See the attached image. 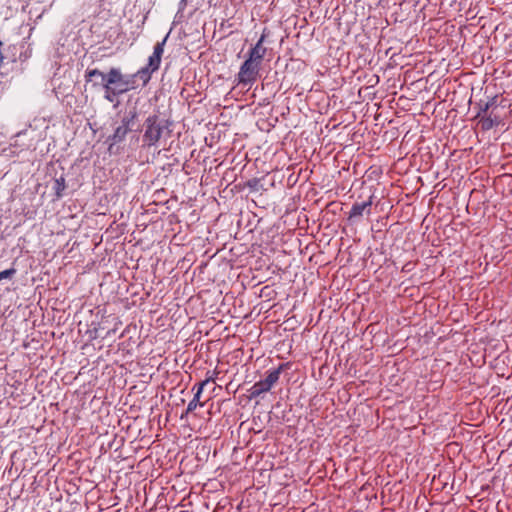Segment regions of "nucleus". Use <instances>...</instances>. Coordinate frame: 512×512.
Instances as JSON below:
<instances>
[{"mask_svg": "<svg viewBox=\"0 0 512 512\" xmlns=\"http://www.w3.org/2000/svg\"><path fill=\"white\" fill-rule=\"evenodd\" d=\"M172 122L161 118L158 114L149 115L143 123L142 148H156L162 140L171 136Z\"/></svg>", "mask_w": 512, "mask_h": 512, "instance_id": "1", "label": "nucleus"}, {"mask_svg": "<svg viewBox=\"0 0 512 512\" xmlns=\"http://www.w3.org/2000/svg\"><path fill=\"white\" fill-rule=\"evenodd\" d=\"M169 34H167L161 42H157L154 46L152 55L148 58L146 66L140 68L136 73L129 76L124 75V87L126 93L130 90L138 88L136 79L141 80L142 87H145L151 80L152 74L157 71L161 64L162 55L164 53V46Z\"/></svg>", "mask_w": 512, "mask_h": 512, "instance_id": "2", "label": "nucleus"}, {"mask_svg": "<svg viewBox=\"0 0 512 512\" xmlns=\"http://www.w3.org/2000/svg\"><path fill=\"white\" fill-rule=\"evenodd\" d=\"M93 77H100L102 87L104 88V98L109 102H114L122 94H125L124 75L119 68H111L107 73L98 69H88L85 72L86 82L92 81Z\"/></svg>", "mask_w": 512, "mask_h": 512, "instance_id": "3", "label": "nucleus"}, {"mask_svg": "<svg viewBox=\"0 0 512 512\" xmlns=\"http://www.w3.org/2000/svg\"><path fill=\"white\" fill-rule=\"evenodd\" d=\"M290 363H281L277 368L270 369L266 372L265 377L255 382L248 389L249 399H257L262 395L271 391V389L277 384L280 379V375L284 370L289 369Z\"/></svg>", "mask_w": 512, "mask_h": 512, "instance_id": "4", "label": "nucleus"}, {"mask_svg": "<svg viewBox=\"0 0 512 512\" xmlns=\"http://www.w3.org/2000/svg\"><path fill=\"white\" fill-rule=\"evenodd\" d=\"M260 68V64L251 61V59H246L240 66L236 76L238 84L250 88L256 82Z\"/></svg>", "mask_w": 512, "mask_h": 512, "instance_id": "5", "label": "nucleus"}, {"mask_svg": "<svg viewBox=\"0 0 512 512\" xmlns=\"http://www.w3.org/2000/svg\"><path fill=\"white\" fill-rule=\"evenodd\" d=\"M136 114L133 113L129 116H124L119 125L114 129L113 134L107 138L109 144L108 150L111 152L114 145L123 142L127 134L131 131Z\"/></svg>", "mask_w": 512, "mask_h": 512, "instance_id": "6", "label": "nucleus"}, {"mask_svg": "<svg viewBox=\"0 0 512 512\" xmlns=\"http://www.w3.org/2000/svg\"><path fill=\"white\" fill-rule=\"evenodd\" d=\"M476 118L478 119V125L483 131H489L501 123V118L495 113L494 109L487 113H482V115L477 113Z\"/></svg>", "mask_w": 512, "mask_h": 512, "instance_id": "7", "label": "nucleus"}, {"mask_svg": "<svg viewBox=\"0 0 512 512\" xmlns=\"http://www.w3.org/2000/svg\"><path fill=\"white\" fill-rule=\"evenodd\" d=\"M266 39V34L263 33L256 44L249 50L248 56L246 59H251V61L258 63L261 65L263 58L265 57L267 49L264 47V41Z\"/></svg>", "mask_w": 512, "mask_h": 512, "instance_id": "8", "label": "nucleus"}, {"mask_svg": "<svg viewBox=\"0 0 512 512\" xmlns=\"http://www.w3.org/2000/svg\"><path fill=\"white\" fill-rule=\"evenodd\" d=\"M373 195H370L369 198L362 203H354L349 211L348 218L350 220L362 217L364 212L367 214L370 213V207L373 204Z\"/></svg>", "mask_w": 512, "mask_h": 512, "instance_id": "9", "label": "nucleus"}, {"mask_svg": "<svg viewBox=\"0 0 512 512\" xmlns=\"http://www.w3.org/2000/svg\"><path fill=\"white\" fill-rule=\"evenodd\" d=\"M219 371L217 369H214L212 371H207L206 372V376H205V379L202 380L201 382H199L198 384H196L194 387H193V390L196 389V392H195V398L196 399H199L200 398V395L201 393L203 392V389L204 387L209 384V383H214L217 379H218V375H219Z\"/></svg>", "mask_w": 512, "mask_h": 512, "instance_id": "10", "label": "nucleus"}, {"mask_svg": "<svg viewBox=\"0 0 512 512\" xmlns=\"http://www.w3.org/2000/svg\"><path fill=\"white\" fill-rule=\"evenodd\" d=\"M476 107L478 108V115H482V113H487L488 111H491L492 109L497 108V96L490 97L488 101H482L480 100Z\"/></svg>", "mask_w": 512, "mask_h": 512, "instance_id": "11", "label": "nucleus"}, {"mask_svg": "<svg viewBox=\"0 0 512 512\" xmlns=\"http://www.w3.org/2000/svg\"><path fill=\"white\" fill-rule=\"evenodd\" d=\"M64 189H65V179L63 177L56 179L55 184H54V190H55V195L58 198L62 196V192L64 191Z\"/></svg>", "mask_w": 512, "mask_h": 512, "instance_id": "12", "label": "nucleus"}, {"mask_svg": "<svg viewBox=\"0 0 512 512\" xmlns=\"http://www.w3.org/2000/svg\"><path fill=\"white\" fill-rule=\"evenodd\" d=\"M15 274H16V269L14 267L3 270L0 272V281L3 279L12 278Z\"/></svg>", "mask_w": 512, "mask_h": 512, "instance_id": "13", "label": "nucleus"}, {"mask_svg": "<svg viewBox=\"0 0 512 512\" xmlns=\"http://www.w3.org/2000/svg\"><path fill=\"white\" fill-rule=\"evenodd\" d=\"M199 401V399H196L195 396L193 397V399L190 401V403L188 404V407H187V412L191 411L192 409H194L197 405V402Z\"/></svg>", "mask_w": 512, "mask_h": 512, "instance_id": "14", "label": "nucleus"}, {"mask_svg": "<svg viewBox=\"0 0 512 512\" xmlns=\"http://www.w3.org/2000/svg\"><path fill=\"white\" fill-rule=\"evenodd\" d=\"M93 433L98 434V435H103V434H107L108 430L100 427L99 425H96L95 431Z\"/></svg>", "mask_w": 512, "mask_h": 512, "instance_id": "15", "label": "nucleus"}, {"mask_svg": "<svg viewBox=\"0 0 512 512\" xmlns=\"http://www.w3.org/2000/svg\"><path fill=\"white\" fill-rule=\"evenodd\" d=\"M248 422H249V419H247L246 421H243V422L240 424V426H241V427H243V426H247V429H252V430H254V432H255V433H257V432H260V431H261L260 429L256 430V428H255V427H252L251 425H248Z\"/></svg>", "mask_w": 512, "mask_h": 512, "instance_id": "16", "label": "nucleus"}, {"mask_svg": "<svg viewBox=\"0 0 512 512\" xmlns=\"http://www.w3.org/2000/svg\"><path fill=\"white\" fill-rule=\"evenodd\" d=\"M112 332H115V330L108 331L104 337H108V336H110V334H111Z\"/></svg>", "mask_w": 512, "mask_h": 512, "instance_id": "17", "label": "nucleus"}]
</instances>
